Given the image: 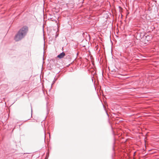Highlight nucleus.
<instances>
[{
	"label": "nucleus",
	"mask_w": 159,
	"mask_h": 159,
	"mask_svg": "<svg viewBox=\"0 0 159 159\" xmlns=\"http://www.w3.org/2000/svg\"><path fill=\"white\" fill-rule=\"evenodd\" d=\"M28 30V27L26 26H24L21 28L18 32L25 37L27 33Z\"/></svg>",
	"instance_id": "f257e3e1"
},
{
	"label": "nucleus",
	"mask_w": 159,
	"mask_h": 159,
	"mask_svg": "<svg viewBox=\"0 0 159 159\" xmlns=\"http://www.w3.org/2000/svg\"><path fill=\"white\" fill-rule=\"evenodd\" d=\"M65 53L63 52L58 55L57 56V57L60 59L62 58L65 56Z\"/></svg>",
	"instance_id": "7ed1b4c3"
},
{
	"label": "nucleus",
	"mask_w": 159,
	"mask_h": 159,
	"mask_svg": "<svg viewBox=\"0 0 159 159\" xmlns=\"http://www.w3.org/2000/svg\"><path fill=\"white\" fill-rule=\"evenodd\" d=\"M24 37L25 36L24 35L18 31L14 37V40L16 41H18L20 40Z\"/></svg>",
	"instance_id": "f03ea898"
}]
</instances>
